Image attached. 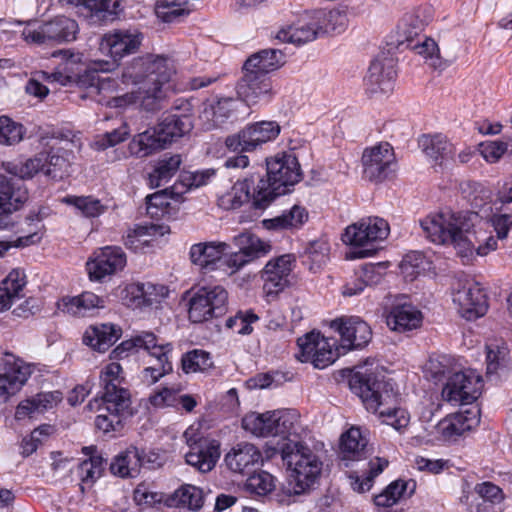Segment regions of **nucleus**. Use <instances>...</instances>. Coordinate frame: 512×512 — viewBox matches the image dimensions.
<instances>
[{"instance_id": "f257e3e1", "label": "nucleus", "mask_w": 512, "mask_h": 512, "mask_svg": "<svg viewBox=\"0 0 512 512\" xmlns=\"http://www.w3.org/2000/svg\"><path fill=\"white\" fill-rule=\"evenodd\" d=\"M331 328L340 334V347L336 341L326 338L319 332H310L297 341L299 353L296 358L303 363H311L315 368L324 369L335 362L341 354L366 346L372 337L370 326L359 317H341L331 322Z\"/></svg>"}, {"instance_id": "f03ea898", "label": "nucleus", "mask_w": 512, "mask_h": 512, "mask_svg": "<svg viewBox=\"0 0 512 512\" xmlns=\"http://www.w3.org/2000/svg\"><path fill=\"white\" fill-rule=\"evenodd\" d=\"M477 218L476 213L441 209L430 213L420 224L432 242L450 245L460 257H469L476 241V237L470 233V228H474V221Z\"/></svg>"}, {"instance_id": "7ed1b4c3", "label": "nucleus", "mask_w": 512, "mask_h": 512, "mask_svg": "<svg viewBox=\"0 0 512 512\" xmlns=\"http://www.w3.org/2000/svg\"><path fill=\"white\" fill-rule=\"evenodd\" d=\"M361 367L353 373L349 380L351 390L359 396L366 409L373 413H379L383 418V422L400 431L407 427L410 421L408 413L399 408L380 409L381 406L387 404L393 398L391 394L385 390L386 384L379 381L372 373L361 371Z\"/></svg>"}, {"instance_id": "20e7f679", "label": "nucleus", "mask_w": 512, "mask_h": 512, "mask_svg": "<svg viewBox=\"0 0 512 512\" xmlns=\"http://www.w3.org/2000/svg\"><path fill=\"white\" fill-rule=\"evenodd\" d=\"M267 176V180L259 181L253 193L254 204L261 209L267 207L276 196L284 194L287 186L300 180V166L296 157L284 154L268 159Z\"/></svg>"}, {"instance_id": "39448f33", "label": "nucleus", "mask_w": 512, "mask_h": 512, "mask_svg": "<svg viewBox=\"0 0 512 512\" xmlns=\"http://www.w3.org/2000/svg\"><path fill=\"white\" fill-rule=\"evenodd\" d=\"M134 348L145 350L155 360L153 365L147 366L142 372V379L145 383L149 385L155 384L159 379L172 371V364L170 362V354L173 349L172 344L157 337L153 332H141L131 339L123 341L113 350V354L120 356L123 352Z\"/></svg>"}, {"instance_id": "423d86ee", "label": "nucleus", "mask_w": 512, "mask_h": 512, "mask_svg": "<svg viewBox=\"0 0 512 512\" xmlns=\"http://www.w3.org/2000/svg\"><path fill=\"white\" fill-rule=\"evenodd\" d=\"M282 458L290 471L294 494H303L314 488L323 469V462L318 455L308 446L295 442L284 447Z\"/></svg>"}, {"instance_id": "0eeeda50", "label": "nucleus", "mask_w": 512, "mask_h": 512, "mask_svg": "<svg viewBox=\"0 0 512 512\" xmlns=\"http://www.w3.org/2000/svg\"><path fill=\"white\" fill-rule=\"evenodd\" d=\"M390 232L389 224L379 217H366L349 225L342 240L346 245L360 248L347 254V258H366L372 256L376 249L375 244L387 238Z\"/></svg>"}, {"instance_id": "6e6552de", "label": "nucleus", "mask_w": 512, "mask_h": 512, "mask_svg": "<svg viewBox=\"0 0 512 512\" xmlns=\"http://www.w3.org/2000/svg\"><path fill=\"white\" fill-rule=\"evenodd\" d=\"M131 397L124 387L103 389L101 399L90 402L88 407L92 410L97 406L98 415L95 419L97 429L104 433L117 432L123 427V418L129 414Z\"/></svg>"}, {"instance_id": "1a4fd4ad", "label": "nucleus", "mask_w": 512, "mask_h": 512, "mask_svg": "<svg viewBox=\"0 0 512 512\" xmlns=\"http://www.w3.org/2000/svg\"><path fill=\"white\" fill-rule=\"evenodd\" d=\"M170 80V73L151 71L147 73L145 66H125L122 71V82L141 86L137 92H133V102H139L147 111L159 108L162 99V86Z\"/></svg>"}, {"instance_id": "9d476101", "label": "nucleus", "mask_w": 512, "mask_h": 512, "mask_svg": "<svg viewBox=\"0 0 512 512\" xmlns=\"http://www.w3.org/2000/svg\"><path fill=\"white\" fill-rule=\"evenodd\" d=\"M228 293L222 286L201 287L189 299L188 316L194 323H202L225 313Z\"/></svg>"}, {"instance_id": "9b49d317", "label": "nucleus", "mask_w": 512, "mask_h": 512, "mask_svg": "<svg viewBox=\"0 0 512 512\" xmlns=\"http://www.w3.org/2000/svg\"><path fill=\"white\" fill-rule=\"evenodd\" d=\"M52 141L50 151L45 158L43 172L54 180H61L69 176L73 152L80 150L82 143L70 132L60 133L54 136Z\"/></svg>"}, {"instance_id": "f8f14e48", "label": "nucleus", "mask_w": 512, "mask_h": 512, "mask_svg": "<svg viewBox=\"0 0 512 512\" xmlns=\"http://www.w3.org/2000/svg\"><path fill=\"white\" fill-rule=\"evenodd\" d=\"M280 130V125L275 121L255 122L238 133L229 135L225 139V146L231 152H252L276 139Z\"/></svg>"}, {"instance_id": "ddd939ff", "label": "nucleus", "mask_w": 512, "mask_h": 512, "mask_svg": "<svg viewBox=\"0 0 512 512\" xmlns=\"http://www.w3.org/2000/svg\"><path fill=\"white\" fill-rule=\"evenodd\" d=\"M78 29L74 19L60 15L37 27H26L22 35L26 42L33 44L63 43L75 40Z\"/></svg>"}, {"instance_id": "4468645a", "label": "nucleus", "mask_w": 512, "mask_h": 512, "mask_svg": "<svg viewBox=\"0 0 512 512\" xmlns=\"http://www.w3.org/2000/svg\"><path fill=\"white\" fill-rule=\"evenodd\" d=\"M482 389L481 377L473 371H458L448 377L442 389V399L454 406L474 402Z\"/></svg>"}, {"instance_id": "2eb2a0df", "label": "nucleus", "mask_w": 512, "mask_h": 512, "mask_svg": "<svg viewBox=\"0 0 512 512\" xmlns=\"http://www.w3.org/2000/svg\"><path fill=\"white\" fill-rule=\"evenodd\" d=\"M127 258L120 247L107 246L93 253L86 262V270L91 281L103 282L122 271Z\"/></svg>"}, {"instance_id": "dca6fc26", "label": "nucleus", "mask_w": 512, "mask_h": 512, "mask_svg": "<svg viewBox=\"0 0 512 512\" xmlns=\"http://www.w3.org/2000/svg\"><path fill=\"white\" fill-rule=\"evenodd\" d=\"M452 299L460 315L467 320L477 319L487 311L485 293L471 280L457 281L453 286Z\"/></svg>"}, {"instance_id": "f3484780", "label": "nucleus", "mask_w": 512, "mask_h": 512, "mask_svg": "<svg viewBox=\"0 0 512 512\" xmlns=\"http://www.w3.org/2000/svg\"><path fill=\"white\" fill-rule=\"evenodd\" d=\"M364 176L373 182H382L395 169L396 159L393 147L382 142L366 148L362 154Z\"/></svg>"}, {"instance_id": "a211bd4d", "label": "nucleus", "mask_w": 512, "mask_h": 512, "mask_svg": "<svg viewBox=\"0 0 512 512\" xmlns=\"http://www.w3.org/2000/svg\"><path fill=\"white\" fill-rule=\"evenodd\" d=\"M184 437L190 448L185 455L186 463L202 473L211 471L220 457L218 441L204 437L196 438L193 428L187 429Z\"/></svg>"}, {"instance_id": "6ab92c4d", "label": "nucleus", "mask_w": 512, "mask_h": 512, "mask_svg": "<svg viewBox=\"0 0 512 512\" xmlns=\"http://www.w3.org/2000/svg\"><path fill=\"white\" fill-rule=\"evenodd\" d=\"M28 199V191L20 180L0 175V230L13 227L11 215Z\"/></svg>"}, {"instance_id": "aec40b11", "label": "nucleus", "mask_w": 512, "mask_h": 512, "mask_svg": "<svg viewBox=\"0 0 512 512\" xmlns=\"http://www.w3.org/2000/svg\"><path fill=\"white\" fill-rule=\"evenodd\" d=\"M243 75L237 85V94L247 104L256 103L260 96L271 90L270 70L261 66H243Z\"/></svg>"}, {"instance_id": "412c9836", "label": "nucleus", "mask_w": 512, "mask_h": 512, "mask_svg": "<svg viewBox=\"0 0 512 512\" xmlns=\"http://www.w3.org/2000/svg\"><path fill=\"white\" fill-rule=\"evenodd\" d=\"M294 257L290 254L270 260L262 273L263 290L268 297H274L282 292L290 283Z\"/></svg>"}, {"instance_id": "4be33fe9", "label": "nucleus", "mask_w": 512, "mask_h": 512, "mask_svg": "<svg viewBox=\"0 0 512 512\" xmlns=\"http://www.w3.org/2000/svg\"><path fill=\"white\" fill-rule=\"evenodd\" d=\"M235 241L240 246L239 251L229 254L224 261L225 265L231 269L230 275L267 252L265 244L250 233L236 236Z\"/></svg>"}, {"instance_id": "5701e85b", "label": "nucleus", "mask_w": 512, "mask_h": 512, "mask_svg": "<svg viewBox=\"0 0 512 512\" xmlns=\"http://www.w3.org/2000/svg\"><path fill=\"white\" fill-rule=\"evenodd\" d=\"M369 432L366 429L352 426L341 437L340 460L348 467L353 461L366 458L369 453Z\"/></svg>"}, {"instance_id": "b1692460", "label": "nucleus", "mask_w": 512, "mask_h": 512, "mask_svg": "<svg viewBox=\"0 0 512 512\" xmlns=\"http://www.w3.org/2000/svg\"><path fill=\"white\" fill-rule=\"evenodd\" d=\"M140 43L138 34L126 30H115L103 36L100 49L110 55L114 61H118L126 55L135 53Z\"/></svg>"}, {"instance_id": "393cba45", "label": "nucleus", "mask_w": 512, "mask_h": 512, "mask_svg": "<svg viewBox=\"0 0 512 512\" xmlns=\"http://www.w3.org/2000/svg\"><path fill=\"white\" fill-rule=\"evenodd\" d=\"M31 375V368L21 360L7 361L5 372L0 374V401L6 402L18 393Z\"/></svg>"}, {"instance_id": "a878e982", "label": "nucleus", "mask_w": 512, "mask_h": 512, "mask_svg": "<svg viewBox=\"0 0 512 512\" xmlns=\"http://www.w3.org/2000/svg\"><path fill=\"white\" fill-rule=\"evenodd\" d=\"M262 459L260 450L252 443L235 445L226 455V466L235 473L250 472Z\"/></svg>"}, {"instance_id": "bb28decb", "label": "nucleus", "mask_w": 512, "mask_h": 512, "mask_svg": "<svg viewBox=\"0 0 512 512\" xmlns=\"http://www.w3.org/2000/svg\"><path fill=\"white\" fill-rule=\"evenodd\" d=\"M422 313L410 303H397L386 315V324L396 332H406L420 327Z\"/></svg>"}, {"instance_id": "cd10ccee", "label": "nucleus", "mask_w": 512, "mask_h": 512, "mask_svg": "<svg viewBox=\"0 0 512 512\" xmlns=\"http://www.w3.org/2000/svg\"><path fill=\"white\" fill-rule=\"evenodd\" d=\"M104 299L90 291L77 296H64L56 302L58 312L72 316H85L95 309L104 308Z\"/></svg>"}, {"instance_id": "c85d7f7f", "label": "nucleus", "mask_w": 512, "mask_h": 512, "mask_svg": "<svg viewBox=\"0 0 512 512\" xmlns=\"http://www.w3.org/2000/svg\"><path fill=\"white\" fill-rule=\"evenodd\" d=\"M144 461V450L131 445L115 456L110 464V471L121 478H134L140 473Z\"/></svg>"}, {"instance_id": "c756f323", "label": "nucleus", "mask_w": 512, "mask_h": 512, "mask_svg": "<svg viewBox=\"0 0 512 512\" xmlns=\"http://www.w3.org/2000/svg\"><path fill=\"white\" fill-rule=\"evenodd\" d=\"M229 245L226 242H202L191 246L190 260L202 269H210L226 254Z\"/></svg>"}, {"instance_id": "7c9ffc66", "label": "nucleus", "mask_w": 512, "mask_h": 512, "mask_svg": "<svg viewBox=\"0 0 512 512\" xmlns=\"http://www.w3.org/2000/svg\"><path fill=\"white\" fill-rule=\"evenodd\" d=\"M396 76L394 66H369L364 78L367 92L371 95L390 93L394 88Z\"/></svg>"}, {"instance_id": "2f4dec72", "label": "nucleus", "mask_w": 512, "mask_h": 512, "mask_svg": "<svg viewBox=\"0 0 512 512\" xmlns=\"http://www.w3.org/2000/svg\"><path fill=\"white\" fill-rule=\"evenodd\" d=\"M169 232L170 229L166 225L153 223L136 225L128 232L125 245L136 252L143 251L157 237H161Z\"/></svg>"}, {"instance_id": "473e14b6", "label": "nucleus", "mask_w": 512, "mask_h": 512, "mask_svg": "<svg viewBox=\"0 0 512 512\" xmlns=\"http://www.w3.org/2000/svg\"><path fill=\"white\" fill-rule=\"evenodd\" d=\"M80 2L89 11L92 24L104 25L112 22L121 12L120 0H81Z\"/></svg>"}, {"instance_id": "72a5a7b5", "label": "nucleus", "mask_w": 512, "mask_h": 512, "mask_svg": "<svg viewBox=\"0 0 512 512\" xmlns=\"http://www.w3.org/2000/svg\"><path fill=\"white\" fill-rule=\"evenodd\" d=\"M426 24V21L418 13L406 14L399 21L391 37L397 41L398 45L407 48L416 41Z\"/></svg>"}, {"instance_id": "f704fd0d", "label": "nucleus", "mask_w": 512, "mask_h": 512, "mask_svg": "<svg viewBox=\"0 0 512 512\" xmlns=\"http://www.w3.org/2000/svg\"><path fill=\"white\" fill-rule=\"evenodd\" d=\"M156 127L166 144H169L189 133L193 128V122L188 115L168 114L162 117Z\"/></svg>"}, {"instance_id": "c9c22d12", "label": "nucleus", "mask_w": 512, "mask_h": 512, "mask_svg": "<svg viewBox=\"0 0 512 512\" xmlns=\"http://www.w3.org/2000/svg\"><path fill=\"white\" fill-rule=\"evenodd\" d=\"M234 103L232 99H222L216 104L206 105L199 116L203 128L212 130L221 127L232 116Z\"/></svg>"}, {"instance_id": "e433bc0d", "label": "nucleus", "mask_w": 512, "mask_h": 512, "mask_svg": "<svg viewBox=\"0 0 512 512\" xmlns=\"http://www.w3.org/2000/svg\"><path fill=\"white\" fill-rule=\"evenodd\" d=\"M118 337V330L114 325L101 324L89 327L83 335V342L98 352H105Z\"/></svg>"}, {"instance_id": "4c0bfd02", "label": "nucleus", "mask_w": 512, "mask_h": 512, "mask_svg": "<svg viewBox=\"0 0 512 512\" xmlns=\"http://www.w3.org/2000/svg\"><path fill=\"white\" fill-rule=\"evenodd\" d=\"M26 284L25 275L20 270H12L0 284V311L11 307L13 302L22 297Z\"/></svg>"}, {"instance_id": "58836bf2", "label": "nucleus", "mask_w": 512, "mask_h": 512, "mask_svg": "<svg viewBox=\"0 0 512 512\" xmlns=\"http://www.w3.org/2000/svg\"><path fill=\"white\" fill-rule=\"evenodd\" d=\"M130 304L134 307L150 306L164 295V287L153 283H132L126 288Z\"/></svg>"}, {"instance_id": "ea45409f", "label": "nucleus", "mask_w": 512, "mask_h": 512, "mask_svg": "<svg viewBox=\"0 0 512 512\" xmlns=\"http://www.w3.org/2000/svg\"><path fill=\"white\" fill-rule=\"evenodd\" d=\"M415 489L416 482L414 480H396L374 497V503L379 507H391L395 505L401 497H410L415 492Z\"/></svg>"}, {"instance_id": "a19ab883", "label": "nucleus", "mask_w": 512, "mask_h": 512, "mask_svg": "<svg viewBox=\"0 0 512 512\" xmlns=\"http://www.w3.org/2000/svg\"><path fill=\"white\" fill-rule=\"evenodd\" d=\"M166 142L158 133L157 127L138 134L129 144L132 154L146 157L166 146Z\"/></svg>"}, {"instance_id": "79ce46f5", "label": "nucleus", "mask_w": 512, "mask_h": 512, "mask_svg": "<svg viewBox=\"0 0 512 512\" xmlns=\"http://www.w3.org/2000/svg\"><path fill=\"white\" fill-rule=\"evenodd\" d=\"M317 29L311 14H309L307 22H303L298 26L281 29L277 33V38L283 42L301 45L318 38L320 35Z\"/></svg>"}, {"instance_id": "37998d69", "label": "nucleus", "mask_w": 512, "mask_h": 512, "mask_svg": "<svg viewBox=\"0 0 512 512\" xmlns=\"http://www.w3.org/2000/svg\"><path fill=\"white\" fill-rule=\"evenodd\" d=\"M253 183L249 179L237 181L230 190L219 196V206L227 210L240 207L249 200Z\"/></svg>"}, {"instance_id": "c03bdc74", "label": "nucleus", "mask_w": 512, "mask_h": 512, "mask_svg": "<svg viewBox=\"0 0 512 512\" xmlns=\"http://www.w3.org/2000/svg\"><path fill=\"white\" fill-rule=\"evenodd\" d=\"M419 143L425 155L436 162L448 157L454 151L453 144L440 134L423 136Z\"/></svg>"}, {"instance_id": "a18cd8bd", "label": "nucleus", "mask_w": 512, "mask_h": 512, "mask_svg": "<svg viewBox=\"0 0 512 512\" xmlns=\"http://www.w3.org/2000/svg\"><path fill=\"white\" fill-rule=\"evenodd\" d=\"M387 466L388 461L386 459L379 457L372 459L369 462V469L366 473L361 476L354 474L349 476L353 490L359 493L369 491L373 485L375 477L381 474Z\"/></svg>"}, {"instance_id": "49530a36", "label": "nucleus", "mask_w": 512, "mask_h": 512, "mask_svg": "<svg viewBox=\"0 0 512 512\" xmlns=\"http://www.w3.org/2000/svg\"><path fill=\"white\" fill-rule=\"evenodd\" d=\"M272 436L287 437L296 433L299 415L293 410L272 411Z\"/></svg>"}, {"instance_id": "de8ad7c7", "label": "nucleus", "mask_w": 512, "mask_h": 512, "mask_svg": "<svg viewBox=\"0 0 512 512\" xmlns=\"http://www.w3.org/2000/svg\"><path fill=\"white\" fill-rule=\"evenodd\" d=\"M181 162L180 155H172L159 160L154 171L149 175L150 185L159 187L166 183L178 171Z\"/></svg>"}, {"instance_id": "09e8293b", "label": "nucleus", "mask_w": 512, "mask_h": 512, "mask_svg": "<svg viewBox=\"0 0 512 512\" xmlns=\"http://www.w3.org/2000/svg\"><path fill=\"white\" fill-rule=\"evenodd\" d=\"M38 76L50 84H59L61 86L73 84L85 86L89 83L87 76L73 72L68 66H60L52 72L42 71Z\"/></svg>"}, {"instance_id": "8fccbe9b", "label": "nucleus", "mask_w": 512, "mask_h": 512, "mask_svg": "<svg viewBox=\"0 0 512 512\" xmlns=\"http://www.w3.org/2000/svg\"><path fill=\"white\" fill-rule=\"evenodd\" d=\"M173 500L179 506L191 511H199L204 504V493L194 485L185 484L174 492Z\"/></svg>"}, {"instance_id": "3c124183", "label": "nucleus", "mask_w": 512, "mask_h": 512, "mask_svg": "<svg viewBox=\"0 0 512 512\" xmlns=\"http://www.w3.org/2000/svg\"><path fill=\"white\" fill-rule=\"evenodd\" d=\"M272 412L247 414L242 419V427L251 434L258 437L272 436Z\"/></svg>"}, {"instance_id": "603ef678", "label": "nucleus", "mask_w": 512, "mask_h": 512, "mask_svg": "<svg viewBox=\"0 0 512 512\" xmlns=\"http://www.w3.org/2000/svg\"><path fill=\"white\" fill-rule=\"evenodd\" d=\"M319 35L335 31L344 25L345 16L339 10H315L311 13Z\"/></svg>"}, {"instance_id": "864d4df0", "label": "nucleus", "mask_w": 512, "mask_h": 512, "mask_svg": "<svg viewBox=\"0 0 512 512\" xmlns=\"http://www.w3.org/2000/svg\"><path fill=\"white\" fill-rule=\"evenodd\" d=\"M308 220V212L304 207L294 205L289 211L269 220L270 227L276 229H297Z\"/></svg>"}, {"instance_id": "5fc2aeb1", "label": "nucleus", "mask_w": 512, "mask_h": 512, "mask_svg": "<svg viewBox=\"0 0 512 512\" xmlns=\"http://www.w3.org/2000/svg\"><path fill=\"white\" fill-rule=\"evenodd\" d=\"M44 159L41 155L26 159L25 161H20L17 163H8L6 166V170L14 175L19 177L20 179H31L33 178L39 171H43Z\"/></svg>"}, {"instance_id": "6e6d98bb", "label": "nucleus", "mask_w": 512, "mask_h": 512, "mask_svg": "<svg viewBox=\"0 0 512 512\" xmlns=\"http://www.w3.org/2000/svg\"><path fill=\"white\" fill-rule=\"evenodd\" d=\"M213 367L210 354L203 350H194L182 358V368L185 373L205 372Z\"/></svg>"}, {"instance_id": "4d7b16f0", "label": "nucleus", "mask_w": 512, "mask_h": 512, "mask_svg": "<svg viewBox=\"0 0 512 512\" xmlns=\"http://www.w3.org/2000/svg\"><path fill=\"white\" fill-rule=\"evenodd\" d=\"M78 471L83 485L91 486L104 471V459L100 455H91L79 465Z\"/></svg>"}, {"instance_id": "13d9d810", "label": "nucleus", "mask_w": 512, "mask_h": 512, "mask_svg": "<svg viewBox=\"0 0 512 512\" xmlns=\"http://www.w3.org/2000/svg\"><path fill=\"white\" fill-rule=\"evenodd\" d=\"M25 135L22 124L14 122L9 117H0V144L12 146L20 143Z\"/></svg>"}, {"instance_id": "bf43d9fd", "label": "nucleus", "mask_w": 512, "mask_h": 512, "mask_svg": "<svg viewBox=\"0 0 512 512\" xmlns=\"http://www.w3.org/2000/svg\"><path fill=\"white\" fill-rule=\"evenodd\" d=\"M64 202L74 206L85 217H98L105 210L100 200L92 196H69Z\"/></svg>"}, {"instance_id": "052dcab7", "label": "nucleus", "mask_w": 512, "mask_h": 512, "mask_svg": "<svg viewBox=\"0 0 512 512\" xmlns=\"http://www.w3.org/2000/svg\"><path fill=\"white\" fill-rule=\"evenodd\" d=\"M407 60L406 48L398 45L397 41L390 36V40L380 47L371 64H384L386 62H403Z\"/></svg>"}, {"instance_id": "680f3d73", "label": "nucleus", "mask_w": 512, "mask_h": 512, "mask_svg": "<svg viewBox=\"0 0 512 512\" xmlns=\"http://www.w3.org/2000/svg\"><path fill=\"white\" fill-rule=\"evenodd\" d=\"M487 349V372L495 373L509 363V350L504 342L491 343Z\"/></svg>"}, {"instance_id": "e2e57ef3", "label": "nucleus", "mask_w": 512, "mask_h": 512, "mask_svg": "<svg viewBox=\"0 0 512 512\" xmlns=\"http://www.w3.org/2000/svg\"><path fill=\"white\" fill-rule=\"evenodd\" d=\"M246 489L253 494L264 496L275 489V478L266 471L251 475L245 484Z\"/></svg>"}, {"instance_id": "0e129e2a", "label": "nucleus", "mask_w": 512, "mask_h": 512, "mask_svg": "<svg viewBox=\"0 0 512 512\" xmlns=\"http://www.w3.org/2000/svg\"><path fill=\"white\" fill-rule=\"evenodd\" d=\"M470 233L476 237L471 249V255L466 257L472 258L474 255L486 256L489 252L497 248V240L493 236H487L486 232L482 229L470 228Z\"/></svg>"}, {"instance_id": "69168bd1", "label": "nucleus", "mask_w": 512, "mask_h": 512, "mask_svg": "<svg viewBox=\"0 0 512 512\" xmlns=\"http://www.w3.org/2000/svg\"><path fill=\"white\" fill-rule=\"evenodd\" d=\"M438 427L444 438L451 439L469 430L471 425L466 423V417L463 414H457L441 421Z\"/></svg>"}, {"instance_id": "338daca9", "label": "nucleus", "mask_w": 512, "mask_h": 512, "mask_svg": "<svg viewBox=\"0 0 512 512\" xmlns=\"http://www.w3.org/2000/svg\"><path fill=\"white\" fill-rule=\"evenodd\" d=\"M407 58L410 55L419 56L422 60L434 59L439 57V48L437 43L429 37H425L423 41H417L406 48Z\"/></svg>"}, {"instance_id": "774afa93", "label": "nucleus", "mask_w": 512, "mask_h": 512, "mask_svg": "<svg viewBox=\"0 0 512 512\" xmlns=\"http://www.w3.org/2000/svg\"><path fill=\"white\" fill-rule=\"evenodd\" d=\"M258 320V316L251 312H238L235 316L226 321V327L241 335L252 332L251 324Z\"/></svg>"}]
</instances>
